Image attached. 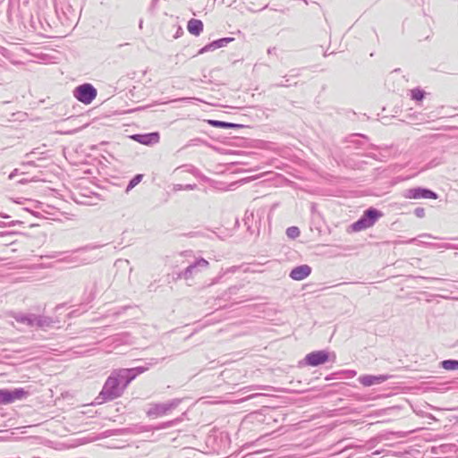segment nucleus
<instances>
[{
	"label": "nucleus",
	"mask_w": 458,
	"mask_h": 458,
	"mask_svg": "<svg viewBox=\"0 0 458 458\" xmlns=\"http://www.w3.org/2000/svg\"><path fill=\"white\" fill-rule=\"evenodd\" d=\"M311 273V267L308 265H301L294 267L291 273L290 277L296 281H301L308 277Z\"/></svg>",
	"instance_id": "nucleus-6"
},
{
	"label": "nucleus",
	"mask_w": 458,
	"mask_h": 458,
	"mask_svg": "<svg viewBox=\"0 0 458 458\" xmlns=\"http://www.w3.org/2000/svg\"><path fill=\"white\" fill-rule=\"evenodd\" d=\"M382 216L383 214L380 211L373 208H370L364 211L363 215L358 221L354 222L350 225L348 232L358 233L360 231H364L368 228H370Z\"/></svg>",
	"instance_id": "nucleus-2"
},
{
	"label": "nucleus",
	"mask_w": 458,
	"mask_h": 458,
	"mask_svg": "<svg viewBox=\"0 0 458 458\" xmlns=\"http://www.w3.org/2000/svg\"><path fill=\"white\" fill-rule=\"evenodd\" d=\"M142 179V174H137L136 176H134L129 182V185L127 187V191L134 188L137 184H139L140 182Z\"/></svg>",
	"instance_id": "nucleus-14"
},
{
	"label": "nucleus",
	"mask_w": 458,
	"mask_h": 458,
	"mask_svg": "<svg viewBox=\"0 0 458 458\" xmlns=\"http://www.w3.org/2000/svg\"><path fill=\"white\" fill-rule=\"evenodd\" d=\"M410 198L413 199H437V195L435 192L429 190H422V189H415L410 191Z\"/></svg>",
	"instance_id": "nucleus-8"
},
{
	"label": "nucleus",
	"mask_w": 458,
	"mask_h": 458,
	"mask_svg": "<svg viewBox=\"0 0 458 458\" xmlns=\"http://www.w3.org/2000/svg\"><path fill=\"white\" fill-rule=\"evenodd\" d=\"M151 140H155V141H157L158 140V135L157 134H153L151 135Z\"/></svg>",
	"instance_id": "nucleus-15"
},
{
	"label": "nucleus",
	"mask_w": 458,
	"mask_h": 458,
	"mask_svg": "<svg viewBox=\"0 0 458 458\" xmlns=\"http://www.w3.org/2000/svg\"><path fill=\"white\" fill-rule=\"evenodd\" d=\"M28 396L29 393L23 388H15L13 390L0 389V405L21 401Z\"/></svg>",
	"instance_id": "nucleus-4"
},
{
	"label": "nucleus",
	"mask_w": 458,
	"mask_h": 458,
	"mask_svg": "<svg viewBox=\"0 0 458 458\" xmlns=\"http://www.w3.org/2000/svg\"><path fill=\"white\" fill-rule=\"evenodd\" d=\"M203 22L198 19H191L187 24L188 31L194 36H199L203 31Z\"/></svg>",
	"instance_id": "nucleus-10"
},
{
	"label": "nucleus",
	"mask_w": 458,
	"mask_h": 458,
	"mask_svg": "<svg viewBox=\"0 0 458 458\" xmlns=\"http://www.w3.org/2000/svg\"><path fill=\"white\" fill-rule=\"evenodd\" d=\"M442 367L446 370H457L458 369V360H444L442 362Z\"/></svg>",
	"instance_id": "nucleus-11"
},
{
	"label": "nucleus",
	"mask_w": 458,
	"mask_h": 458,
	"mask_svg": "<svg viewBox=\"0 0 458 458\" xmlns=\"http://www.w3.org/2000/svg\"><path fill=\"white\" fill-rule=\"evenodd\" d=\"M301 234L300 229L297 226H291L286 230V235L291 239H295Z\"/></svg>",
	"instance_id": "nucleus-12"
},
{
	"label": "nucleus",
	"mask_w": 458,
	"mask_h": 458,
	"mask_svg": "<svg viewBox=\"0 0 458 458\" xmlns=\"http://www.w3.org/2000/svg\"><path fill=\"white\" fill-rule=\"evenodd\" d=\"M233 40V38H220L218 40H215L212 43L202 47L199 50V54H203L204 52H207V51H211L216 48L223 47L225 46L226 43L231 42Z\"/></svg>",
	"instance_id": "nucleus-9"
},
{
	"label": "nucleus",
	"mask_w": 458,
	"mask_h": 458,
	"mask_svg": "<svg viewBox=\"0 0 458 458\" xmlns=\"http://www.w3.org/2000/svg\"><path fill=\"white\" fill-rule=\"evenodd\" d=\"M213 123L216 124V125H219V126H225L226 125L225 123H222V122H214Z\"/></svg>",
	"instance_id": "nucleus-16"
},
{
	"label": "nucleus",
	"mask_w": 458,
	"mask_h": 458,
	"mask_svg": "<svg viewBox=\"0 0 458 458\" xmlns=\"http://www.w3.org/2000/svg\"><path fill=\"white\" fill-rule=\"evenodd\" d=\"M387 379L386 376L379 375V376H372V375H364L359 377V382L364 386H370L373 385H378L385 382Z\"/></svg>",
	"instance_id": "nucleus-7"
},
{
	"label": "nucleus",
	"mask_w": 458,
	"mask_h": 458,
	"mask_svg": "<svg viewBox=\"0 0 458 458\" xmlns=\"http://www.w3.org/2000/svg\"><path fill=\"white\" fill-rule=\"evenodd\" d=\"M130 369L120 370L117 375L109 377L104 386L102 394L109 400L119 397L125 386L134 378V375L129 376Z\"/></svg>",
	"instance_id": "nucleus-1"
},
{
	"label": "nucleus",
	"mask_w": 458,
	"mask_h": 458,
	"mask_svg": "<svg viewBox=\"0 0 458 458\" xmlns=\"http://www.w3.org/2000/svg\"><path fill=\"white\" fill-rule=\"evenodd\" d=\"M329 357L325 351H316L307 354L304 358L306 364L315 367L326 363Z\"/></svg>",
	"instance_id": "nucleus-5"
},
{
	"label": "nucleus",
	"mask_w": 458,
	"mask_h": 458,
	"mask_svg": "<svg viewBox=\"0 0 458 458\" xmlns=\"http://www.w3.org/2000/svg\"><path fill=\"white\" fill-rule=\"evenodd\" d=\"M97 95V89L89 83L80 85L73 90L74 98L85 105L91 104Z\"/></svg>",
	"instance_id": "nucleus-3"
},
{
	"label": "nucleus",
	"mask_w": 458,
	"mask_h": 458,
	"mask_svg": "<svg viewBox=\"0 0 458 458\" xmlns=\"http://www.w3.org/2000/svg\"><path fill=\"white\" fill-rule=\"evenodd\" d=\"M411 98L414 100L421 101L424 98V92L420 89H414L411 91Z\"/></svg>",
	"instance_id": "nucleus-13"
}]
</instances>
